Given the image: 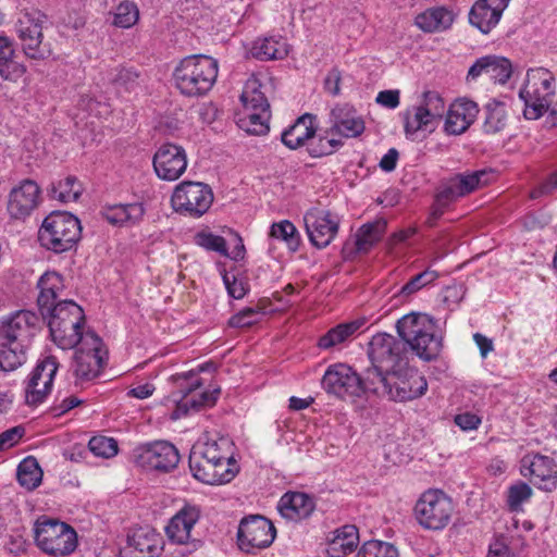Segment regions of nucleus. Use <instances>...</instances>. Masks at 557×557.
Wrapping results in <instances>:
<instances>
[{
	"mask_svg": "<svg viewBox=\"0 0 557 557\" xmlns=\"http://www.w3.org/2000/svg\"><path fill=\"white\" fill-rule=\"evenodd\" d=\"M27 347V345L16 342L3 343L0 341V369L8 372L22 366L26 360Z\"/></svg>",
	"mask_w": 557,
	"mask_h": 557,
	"instance_id": "a19ab883",
	"label": "nucleus"
},
{
	"mask_svg": "<svg viewBox=\"0 0 557 557\" xmlns=\"http://www.w3.org/2000/svg\"><path fill=\"white\" fill-rule=\"evenodd\" d=\"M330 123L331 127L327 133L338 134L345 138H356L366 128L363 119L348 103L336 104L331 110Z\"/></svg>",
	"mask_w": 557,
	"mask_h": 557,
	"instance_id": "b1692460",
	"label": "nucleus"
},
{
	"mask_svg": "<svg viewBox=\"0 0 557 557\" xmlns=\"http://www.w3.org/2000/svg\"><path fill=\"white\" fill-rule=\"evenodd\" d=\"M223 281L231 297L242 299L246 295L247 284L243 280H238L235 276H232L231 280V277L225 274Z\"/></svg>",
	"mask_w": 557,
	"mask_h": 557,
	"instance_id": "69168bd1",
	"label": "nucleus"
},
{
	"mask_svg": "<svg viewBox=\"0 0 557 557\" xmlns=\"http://www.w3.org/2000/svg\"><path fill=\"white\" fill-rule=\"evenodd\" d=\"M392 384L388 386L387 395L397 401H409L419 398L428 391V382L418 371L409 370L408 367L392 374Z\"/></svg>",
	"mask_w": 557,
	"mask_h": 557,
	"instance_id": "4be33fe9",
	"label": "nucleus"
},
{
	"mask_svg": "<svg viewBox=\"0 0 557 557\" xmlns=\"http://www.w3.org/2000/svg\"><path fill=\"white\" fill-rule=\"evenodd\" d=\"M191 450H198V454L218 462L236 465L232 454V442L227 437L207 441L203 444L194 446Z\"/></svg>",
	"mask_w": 557,
	"mask_h": 557,
	"instance_id": "58836bf2",
	"label": "nucleus"
},
{
	"mask_svg": "<svg viewBox=\"0 0 557 557\" xmlns=\"http://www.w3.org/2000/svg\"><path fill=\"white\" fill-rule=\"evenodd\" d=\"M400 341L408 345L416 355L425 360L436 359L442 350V337L437 336L434 319L420 312H410L396 323Z\"/></svg>",
	"mask_w": 557,
	"mask_h": 557,
	"instance_id": "f03ea898",
	"label": "nucleus"
},
{
	"mask_svg": "<svg viewBox=\"0 0 557 557\" xmlns=\"http://www.w3.org/2000/svg\"><path fill=\"white\" fill-rule=\"evenodd\" d=\"M485 121L483 129L486 134L502 132L507 124L506 108L503 102L492 100L485 106Z\"/></svg>",
	"mask_w": 557,
	"mask_h": 557,
	"instance_id": "de8ad7c7",
	"label": "nucleus"
},
{
	"mask_svg": "<svg viewBox=\"0 0 557 557\" xmlns=\"http://www.w3.org/2000/svg\"><path fill=\"white\" fill-rule=\"evenodd\" d=\"M446 112V102L440 92L428 90L422 94L421 101L403 113L406 136L418 132H433Z\"/></svg>",
	"mask_w": 557,
	"mask_h": 557,
	"instance_id": "6e6552de",
	"label": "nucleus"
},
{
	"mask_svg": "<svg viewBox=\"0 0 557 557\" xmlns=\"http://www.w3.org/2000/svg\"><path fill=\"white\" fill-rule=\"evenodd\" d=\"M357 557H398V550L389 543L372 540L361 546Z\"/></svg>",
	"mask_w": 557,
	"mask_h": 557,
	"instance_id": "864d4df0",
	"label": "nucleus"
},
{
	"mask_svg": "<svg viewBox=\"0 0 557 557\" xmlns=\"http://www.w3.org/2000/svg\"><path fill=\"white\" fill-rule=\"evenodd\" d=\"M42 480V470L34 457L25 458L17 467V481L28 491L35 490Z\"/></svg>",
	"mask_w": 557,
	"mask_h": 557,
	"instance_id": "49530a36",
	"label": "nucleus"
},
{
	"mask_svg": "<svg viewBox=\"0 0 557 557\" xmlns=\"http://www.w3.org/2000/svg\"><path fill=\"white\" fill-rule=\"evenodd\" d=\"M490 173L485 170L474 171L471 173L456 174L451 178L456 183L460 194L463 196L474 191L481 185L488 182Z\"/></svg>",
	"mask_w": 557,
	"mask_h": 557,
	"instance_id": "3c124183",
	"label": "nucleus"
},
{
	"mask_svg": "<svg viewBox=\"0 0 557 557\" xmlns=\"http://www.w3.org/2000/svg\"><path fill=\"white\" fill-rule=\"evenodd\" d=\"M82 193V184L72 175L53 183L50 188V197L61 202L76 201Z\"/></svg>",
	"mask_w": 557,
	"mask_h": 557,
	"instance_id": "a18cd8bd",
	"label": "nucleus"
},
{
	"mask_svg": "<svg viewBox=\"0 0 557 557\" xmlns=\"http://www.w3.org/2000/svg\"><path fill=\"white\" fill-rule=\"evenodd\" d=\"M323 389L338 398L360 397V375L345 363L331 364L321 381Z\"/></svg>",
	"mask_w": 557,
	"mask_h": 557,
	"instance_id": "dca6fc26",
	"label": "nucleus"
},
{
	"mask_svg": "<svg viewBox=\"0 0 557 557\" xmlns=\"http://www.w3.org/2000/svg\"><path fill=\"white\" fill-rule=\"evenodd\" d=\"M24 435L25 429L22 425L14 426L2 432L0 434V451L15 446Z\"/></svg>",
	"mask_w": 557,
	"mask_h": 557,
	"instance_id": "e2e57ef3",
	"label": "nucleus"
},
{
	"mask_svg": "<svg viewBox=\"0 0 557 557\" xmlns=\"http://www.w3.org/2000/svg\"><path fill=\"white\" fill-rule=\"evenodd\" d=\"M391 377L389 371L371 364L364 371L363 376H360L361 395L366 392L379 393L380 388H382L383 393L387 394L388 386L392 384Z\"/></svg>",
	"mask_w": 557,
	"mask_h": 557,
	"instance_id": "37998d69",
	"label": "nucleus"
},
{
	"mask_svg": "<svg viewBox=\"0 0 557 557\" xmlns=\"http://www.w3.org/2000/svg\"><path fill=\"white\" fill-rule=\"evenodd\" d=\"M375 101L386 109H396L400 103L399 89H386L377 94Z\"/></svg>",
	"mask_w": 557,
	"mask_h": 557,
	"instance_id": "0e129e2a",
	"label": "nucleus"
},
{
	"mask_svg": "<svg viewBox=\"0 0 557 557\" xmlns=\"http://www.w3.org/2000/svg\"><path fill=\"white\" fill-rule=\"evenodd\" d=\"M371 364L397 374L408 366V352L403 341L387 333H376L368 344Z\"/></svg>",
	"mask_w": 557,
	"mask_h": 557,
	"instance_id": "9d476101",
	"label": "nucleus"
},
{
	"mask_svg": "<svg viewBox=\"0 0 557 557\" xmlns=\"http://www.w3.org/2000/svg\"><path fill=\"white\" fill-rule=\"evenodd\" d=\"M511 63L508 59L497 55L480 58L469 69L468 77L476 78L485 74L494 83L505 84L511 76Z\"/></svg>",
	"mask_w": 557,
	"mask_h": 557,
	"instance_id": "c85d7f7f",
	"label": "nucleus"
},
{
	"mask_svg": "<svg viewBox=\"0 0 557 557\" xmlns=\"http://www.w3.org/2000/svg\"><path fill=\"white\" fill-rule=\"evenodd\" d=\"M438 277L436 271L426 269L412 276L399 290V295L411 296L420 290L422 287L433 283Z\"/></svg>",
	"mask_w": 557,
	"mask_h": 557,
	"instance_id": "6e6d98bb",
	"label": "nucleus"
},
{
	"mask_svg": "<svg viewBox=\"0 0 557 557\" xmlns=\"http://www.w3.org/2000/svg\"><path fill=\"white\" fill-rule=\"evenodd\" d=\"M26 71V65L17 60L12 39L0 35V77L10 83H17Z\"/></svg>",
	"mask_w": 557,
	"mask_h": 557,
	"instance_id": "c756f323",
	"label": "nucleus"
},
{
	"mask_svg": "<svg viewBox=\"0 0 557 557\" xmlns=\"http://www.w3.org/2000/svg\"><path fill=\"white\" fill-rule=\"evenodd\" d=\"M479 113L478 104L468 99L454 102L447 111L445 132L449 135L465 133L474 122Z\"/></svg>",
	"mask_w": 557,
	"mask_h": 557,
	"instance_id": "cd10ccee",
	"label": "nucleus"
},
{
	"mask_svg": "<svg viewBox=\"0 0 557 557\" xmlns=\"http://www.w3.org/2000/svg\"><path fill=\"white\" fill-rule=\"evenodd\" d=\"M189 469L196 480L210 485L228 483L238 472L237 465L218 462L198 454V450H190Z\"/></svg>",
	"mask_w": 557,
	"mask_h": 557,
	"instance_id": "f3484780",
	"label": "nucleus"
},
{
	"mask_svg": "<svg viewBox=\"0 0 557 557\" xmlns=\"http://www.w3.org/2000/svg\"><path fill=\"white\" fill-rule=\"evenodd\" d=\"M200 517L199 510L194 506H184L174 515L165 527L169 541L177 545H187L195 542L191 531Z\"/></svg>",
	"mask_w": 557,
	"mask_h": 557,
	"instance_id": "a878e982",
	"label": "nucleus"
},
{
	"mask_svg": "<svg viewBox=\"0 0 557 557\" xmlns=\"http://www.w3.org/2000/svg\"><path fill=\"white\" fill-rule=\"evenodd\" d=\"M39 322L40 318L36 313L20 310L0 325V341L3 343L11 341L28 346L38 330Z\"/></svg>",
	"mask_w": 557,
	"mask_h": 557,
	"instance_id": "412c9836",
	"label": "nucleus"
},
{
	"mask_svg": "<svg viewBox=\"0 0 557 557\" xmlns=\"http://www.w3.org/2000/svg\"><path fill=\"white\" fill-rule=\"evenodd\" d=\"M277 509L283 518L298 522L311 516L315 509V502L306 493L287 492L281 497Z\"/></svg>",
	"mask_w": 557,
	"mask_h": 557,
	"instance_id": "bb28decb",
	"label": "nucleus"
},
{
	"mask_svg": "<svg viewBox=\"0 0 557 557\" xmlns=\"http://www.w3.org/2000/svg\"><path fill=\"white\" fill-rule=\"evenodd\" d=\"M315 116L305 113L299 116L282 135V143L289 149L302 147L309 139L314 138L317 126Z\"/></svg>",
	"mask_w": 557,
	"mask_h": 557,
	"instance_id": "473e14b6",
	"label": "nucleus"
},
{
	"mask_svg": "<svg viewBox=\"0 0 557 557\" xmlns=\"http://www.w3.org/2000/svg\"><path fill=\"white\" fill-rule=\"evenodd\" d=\"M195 243L209 251L219 252L221 256H228L226 240L210 232H199L195 236Z\"/></svg>",
	"mask_w": 557,
	"mask_h": 557,
	"instance_id": "13d9d810",
	"label": "nucleus"
},
{
	"mask_svg": "<svg viewBox=\"0 0 557 557\" xmlns=\"http://www.w3.org/2000/svg\"><path fill=\"white\" fill-rule=\"evenodd\" d=\"M276 535L273 523L263 516L252 515L240 520L237 531L238 547L246 553L269 547Z\"/></svg>",
	"mask_w": 557,
	"mask_h": 557,
	"instance_id": "4468645a",
	"label": "nucleus"
},
{
	"mask_svg": "<svg viewBox=\"0 0 557 557\" xmlns=\"http://www.w3.org/2000/svg\"><path fill=\"white\" fill-rule=\"evenodd\" d=\"M557 189V171L553 172L546 181L531 191V198L536 199L544 195L552 194Z\"/></svg>",
	"mask_w": 557,
	"mask_h": 557,
	"instance_id": "774afa93",
	"label": "nucleus"
},
{
	"mask_svg": "<svg viewBox=\"0 0 557 557\" xmlns=\"http://www.w3.org/2000/svg\"><path fill=\"white\" fill-rule=\"evenodd\" d=\"M171 202L176 212L199 218L211 207L213 193L207 184L185 181L175 187Z\"/></svg>",
	"mask_w": 557,
	"mask_h": 557,
	"instance_id": "f8f14e48",
	"label": "nucleus"
},
{
	"mask_svg": "<svg viewBox=\"0 0 557 557\" xmlns=\"http://www.w3.org/2000/svg\"><path fill=\"white\" fill-rule=\"evenodd\" d=\"M218 73L215 59L205 54L188 55L181 60L173 72L174 85L185 97H203L214 86Z\"/></svg>",
	"mask_w": 557,
	"mask_h": 557,
	"instance_id": "f257e3e1",
	"label": "nucleus"
},
{
	"mask_svg": "<svg viewBox=\"0 0 557 557\" xmlns=\"http://www.w3.org/2000/svg\"><path fill=\"white\" fill-rule=\"evenodd\" d=\"M139 18V11L133 2L124 1L116 7L114 13V25L129 28Z\"/></svg>",
	"mask_w": 557,
	"mask_h": 557,
	"instance_id": "4d7b16f0",
	"label": "nucleus"
},
{
	"mask_svg": "<svg viewBox=\"0 0 557 557\" xmlns=\"http://www.w3.org/2000/svg\"><path fill=\"white\" fill-rule=\"evenodd\" d=\"M455 506L449 496L441 490H429L417 500L414 516L419 524L433 531L445 529L454 515Z\"/></svg>",
	"mask_w": 557,
	"mask_h": 557,
	"instance_id": "1a4fd4ad",
	"label": "nucleus"
},
{
	"mask_svg": "<svg viewBox=\"0 0 557 557\" xmlns=\"http://www.w3.org/2000/svg\"><path fill=\"white\" fill-rule=\"evenodd\" d=\"M47 15L39 10L21 11L15 22V33L27 59L44 61L51 55V47L44 41Z\"/></svg>",
	"mask_w": 557,
	"mask_h": 557,
	"instance_id": "0eeeda50",
	"label": "nucleus"
},
{
	"mask_svg": "<svg viewBox=\"0 0 557 557\" xmlns=\"http://www.w3.org/2000/svg\"><path fill=\"white\" fill-rule=\"evenodd\" d=\"M519 96L524 102L523 116L527 120H537L543 116L555 96L553 73L544 67L530 69Z\"/></svg>",
	"mask_w": 557,
	"mask_h": 557,
	"instance_id": "423d86ee",
	"label": "nucleus"
},
{
	"mask_svg": "<svg viewBox=\"0 0 557 557\" xmlns=\"http://www.w3.org/2000/svg\"><path fill=\"white\" fill-rule=\"evenodd\" d=\"M387 221L384 218H377L372 222L363 224L356 234V248L359 252L369 251L376 243L381 240L386 232Z\"/></svg>",
	"mask_w": 557,
	"mask_h": 557,
	"instance_id": "e433bc0d",
	"label": "nucleus"
},
{
	"mask_svg": "<svg viewBox=\"0 0 557 557\" xmlns=\"http://www.w3.org/2000/svg\"><path fill=\"white\" fill-rule=\"evenodd\" d=\"M270 117L271 111H243V113L238 117L237 125L247 134L258 136L265 135L270 129Z\"/></svg>",
	"mask_w": 557,
	"mask_h": 557,
	"instance_id": "79ce46f5",
	"label": "nucleus"
},
{
	"mask_svg": "<svg viewBox=\"0 0 557 557\" xmlns=\"http://www.w3.org/2000/svg\"><path fill=\"white\" fill-rule=\"evenodd\" d=\"M510 0H478L469 12V22L488 34L500 21Z\"/></svg>",
	"mask_w": 557,
	"mask_h": 557,
	"instance_id": "393cba45",
	"label": "nucleus"
},
{
	"mask_svg": "<svg viewBox=\"0 0 557 557\" xmlns=\"http://www.w3.org/2000/svg\"><path fill=\"white\" fill-rule=\"evenodd\" d=\"M308 238L318 249L326 248L336 237L339 219L329 210L310 209L304 215Z\"/></svg>",
	"mask_w": 557,
	"mask_h": 557,
	"instance_id": "2eb2a0df",
	"label": "nucleus"
},
{
	"mask_svg": "<svg viewBox=\"0 0 557 557\" xmlns=\"http://www.w3.org/2000/svg\"><path fill=\"white\" fill-rule=\"evenodd\" d=\"M262 312L258 307H247L232 315L228 320V325L232 327H249L259 322Z\"/></svg>",
	"mask_w": 557,
	"mask_h": 557,
	"instance_id": "680f3d73",
	"label": "nucleus"
},
{
	"mask_svg": "<svg viewBox=\"0 0 557 557\" xmlns=\"http://www.w3.org/2000/svg\"><path fill=\"white\" fill-rule=\"evenodd\" d=\"M138 73L132 69H121L115 75L113 82L119 87L129 90L134 87L138 79Z\"/></svg>",
	"mask_w": 557,
	"mask_h": 557,
	"instance_id": "338daca9",
	"label": "nucleus"
},
{
	"mask_svg": "<svg viewBox=\"0 0 557 557\" xmlns=\"http://www.w3.org/2000/svg\"><path fill=\"white\" fill-rule=\"evenodd\" d=\"M244 110L249 112L270 111V103L265 95L260 90L258 81H249L240 96Z\"/></svg>",
	"mask_w": 557,
	"mask_h": 557,
	"instance_id": "c03bdc74",
	"label": "nucleus"
},
{
	"mask_svg": "<svg viewBox=\"0 0 557 557\" xmlns=\"http://www.w3.org/2000/svg\"><path fill=\"white\" fill-rule=\"evenodd\" d=\"M358 543V529L352 524H346L333 532L327 542L326 554L329 557H344L354 552Z\"/></svg>",
	"mask_w": 557,
	"mask_h": 557,
	"instance_id": "72a5a7b5",
	"label": "nucleus"
},
{
	"mask_svg": "<svg viewBox=\"0 0 557 557\" xmlns=\"http://www.w3.org/2000/svg\"><path fill=\"white\" fill-rule=\"evenodd\" d=\"M45 318H48L52 342L61 349H72L84 342L85 313L73 300L59 301Z\"/></svg>",
	"mask_w": 557,
	"mask_h": 557,
	"instance_id": "20e7f679",
	"label": "nucleus"
},
{
	"mask_svg": "<svg viewBox=\"0 0 557 557\" xmlns=\"http://www.w3.org/2000/svg\"><path fill=\"white\" fill-rule=\"evenodd\" d=\"M81 238V221L67 211H52L38 230L39 245L54 253L75 249Z\"/></svg>",
	"mask_w": 557,
	"mask_h": 557,
	"instance_id": "7ed1b4c3",
	"label": "nucleus"
},
{
	"mask_svg": "<svg viewBox=\"0 0 557 557\" xmlns=\"http://www.w3.org/2000/svg\"><path fill=\"white\" fill-rule=\"evenodd\" d=\"M34 537L40 550L53 557H66L78 545L77 533L73 527L46 516L36 520Z\"/></svg>",
	"mask_w": 557,
	"mask_h": 557,
	"instance_id": "39448f33",
	"label": "nucleus"
},
{
	"mask_svg": "<svg viewBox=\"0 0 557 557\" xmlns=\"http://www.w3.org/2000/svg\"><path fill=\"white\" fill-rule=\"evenodd\" d=\"M270 236L285 242L293 251H296L300 246V235L295 225L288 220L273 223L270 230Z\"/></svg>",
	"mask_w": 557,
	"mask_h": 557,
	"instance_id": "8fccbe9b",
	"label": "nucleus"
},
{
	"mask_svg": "<svg viewBox=\"0 0 557 557\" xmlns=\"http://www.w3.org/2000/svg\"><path fill=\"white\" fill-rule=\"evenodd\" d=\"M364 320H354L339 323L330 329L318 341V347L324 350L332 349L341 344L350 341L356 333L363 326Z\"/></svg>",
	"mask_w": 557,
	"mask_h": 557,
	"instance_id": "c9c22d12",
	"label": "nucleus"
},
{
	"mask_svg": "<svg viewBox=\"0 0 557 557\" xmlns=\"http://www.w3.org/2000/svg\"><path fill=\"white\" fill-rule=\"evenodd\" d=\"M50 392L51 388L41 386L39 377L32 372L25 387V403L36 407L46 400Z\"/></svg>",
	"mask_w": 557,
	"mask_h": 557,
	"instance_id": "603ef678",
	"label": "nucleus"
},
{
	"mask_svg": "<svg viewBox=\"0 0 557 557\" xmlns=\"http://www.w3.org/2000/svg\"><path fill=\"white\" fill-rule=\"evenodd\" d=\"M145 207L140 202L116 203L104 206L102 218L113 226H133L138 224L145 215Z\"/></svg>",
	"mask_w": 557,
	"mask_h": 557,
	"instance_id": "7c9ffc66",
	"label": "nucleus"
},
{
	"mask_svg": "<svg viewBox=\"0 0 557 557\" xmlns=\"http://www.w3.org/2000/svg\"><path fill=\"white\" fill-rule=\"evenodd\" d=\"M164 542L156 530L140 527L131 530L126 544L120 549L121 557H160Z\"/></svg>",
	"mask_w": 557,
	"mask_h": 557,
	"instance_id": "6ab92c4d",
	"label": "nucleus"
},
{
	"mask_svg": "<svg viewBox=\"0 0 557 557\" xmlns=\"http://www.w3.org/2000/svg\"><path fill=\"white\" fill-rule=\"evenodd\" d=\"M455 20L451 10L445 7H434L419 13L414 24L425 33H436L448 29Z\"/></svg>",
	"mask_w": 557,
	"mask_h": 557,
	"instance_id": "f704fd0d",
	"label": "nucleus"
},
{
	"mask_svg": "<svg viewBox=\"0 0 557 557\" xmlns=\"http://www.w3.org/2000/svg\"><path fill=\"white\" fill-rule=\"evenodd\" d=\"M251 53L259 60H280L288 54V46L282 37H265L253 42Z\"/></svg>",
	"mask_w": 557,
	"mask_h": 557,
	"instance_id": "ea45409f",
	"label": "nucleus"
},
{
	"mask_svg": "<svg viewBox=\"0 0 557 557\" xmlns=\"http://www.w3.org/2000/svg\"><path fill=\"white\" fill-rule=\"evenodd\" d=\"M531 496L532 490L527 483L519 482L517 484H513L508 488V507L510 508V510L517 511L520 508L521 504L528 500Z\"/></svg>",
	"mask_w": 557,
	"mask_h": 557,
	"instance_id": "052dcab7",
	"label": "nucleus"
},
{
	"mask_svg": "<svg viewBox=\"0 0 557 557\" xmlns=\"http://www.w3.org/2000/svg\"><path fill=\"white\" fill-rule=\"evenodd\" d=\"M152 164L159 178L169 182L176 181L186 171V151L182 146L164 143L156 151Z\"/></svg>",
	"mask_w": 557,
	"mask_h": 557,
	"instance_id": "a211bd4d",
	"label": "nucleus"
},
{
	"mask_svg": "<svg viewBox=\"0 0 557 557\" xmlns=\"http://www.w3.org/2000/svg\"><path fill=\"white\" fill-rule=\"evenodd\" d=\"M462 197L460 194L456 183L450 177L446 182H444L435 196V202L433 206L432 218L437 219L444 212V209L453 201Z\"/></svg>",
	"mask_w": 557,
	"mask_h": 557,
	"instance_id": "09e8293b",
	"label": "nucleus"
},
{
	"mask_svg": "<svg viewBox=\"0 0 557 557\" xmlns=\"http://www.w3.org/2000/svg\"><path fill=\"white\" fill-rule=\"evenodd\" d=\"M59 362L54 356H47L39 360L34 370L32 371L39 377L41 386L52 388L54 375L58 371Z\"/></svg>",
	"mask_w": 557,
	"mask_h": 557,
	"instance_id": "5fc2aeb1",
	"label": "nucleus"
},
{
	"mask_svg": "<svg viewBox=\"0 0 557 557\" xmlns=\"http://www.w3.org/2000/svg\"><path fill=\"white\" fill-rule=\"evenodd\" d=\"M133 458L138 467L159 472L172 471L181 459L177 448L166 441L139 445L134 449Z\"/></svg>",
	"mask_w": 557,
	"mask_h": 557,
	"instance_id": "ddd939ff",
	"label": "nucleus"
},
{
	"mask_svg": "<svg viewBox=\"0 0 557 557\" xmlns=\"http://www.w3.org/2000/svg\"><path fill=\"white\" fill-rule=\"evenodd\" d=\"M90 451L99 457L110 458L117 454L115 440L106 436H94L88 443Z\"/></svg>",
	"mask_w": 557,
	"mask_h": 557,
	"instance_id": "bf43d9fd",
	"label": "nucleus"
},
{
	"mask_svg": "<svg viewBox=\"0 0 557 557\" xmlns=\"http://www.w3.org/2000/svg\"><path fill=\"white\" fill-rule=\"evenodd\" d=\"M102 339L94 332L86 331L84 342L78 344L72 364L76 383L89 382L96 379L104 367Z\"/></svg>",
	"mask_w": 557,
	"mask_h": 557,
	"instance_id": "9b49d317",
	"label": "nucleus"
},
{
	"mask_svg": "<svg viewBox=\"0 0 557 557\" xmlns=\"http://www.w3.org/2000/svg\"><path fill=\"white\" fill-rule=\"evenodd\" d=\"M37 304L42 317L51 312L59 304V294L63 290V278L57 272H46L38 281Z\"/></svg>",
	"mask_w": 557,
	"mask_h": 557,
	"instance_id": "2f4dec72",
	"label": "nucleus"
},
{
	"mask_svg": "<svg viewBox=\"0 0 557 557\" xmlns=\"http://www.w3.org/2000/svg\"><path fill=\"white\" fill-rule=\"evenodd\" d=\"M41 189L29 178L13 187L8 196L7 210L11 219L25 220L40 203Z\"/></svg>",
	"mask_w": 557,
	"mask_h": 557,
	"instance_id": "aec40b11",
	"label": "nucleus"
},
{
	"mask_svg": "<svg viewBox=\"0 0 557 557\" xmlns=\"http://www.w3.org/2000/svg\"><path fill=\"white\" fill-rule=\"evenodd\" d=\"M521 474L540 490L552 492L557 486V468L547 456L535 455L530 460L523 459Z\"/></svg>",
	"mask_w": 557,
	"mask_h": 557,
	"instance_id": "5701e85b",
	"label": "nucleus"
},
{
	"mask_svg": "<svg viewBox=\"0 0 557 557\" xmlns=\"http://www.w3.org/2000/svg\"><path fill=\"white\" fill-rule=\"evenodd\" d=\"M176 380L190 381V384L187 387V394H190L200 386L199 379L197 377V374L194 372L178 375ZM215 399L216 397L213 396V394H209L207 392H202L199 395H186L184 399L180 403L178 408H185L186 411H188L189 409L197 411L203 407L213 406Z\"/></svg>",
	"mask_w": 557,
	"mask_h": 557,
	"instance_id": "4c0bfd02",
	"label": "nucleus"
}]
</instances>
